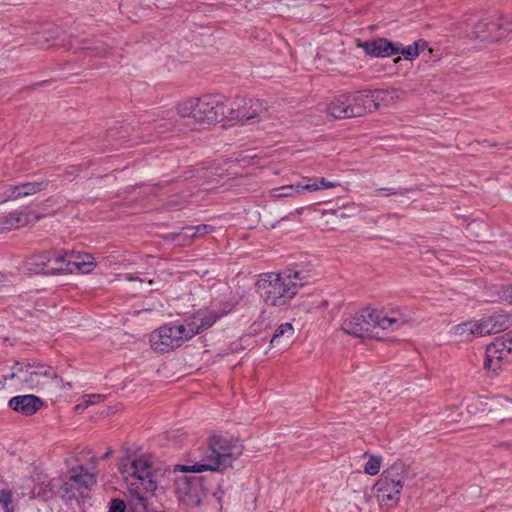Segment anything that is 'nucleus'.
Wrapping results in <instances>:
<instances>
[{
	"mask_svg": "<svg viewBox=\"0 0 512 512\" xmlns=\"http://www.w3.org/2000/svg\"><path fill=\"white\" fill-rule=\"evenodd\" d=\"M309 275L298 267L281 272L262 273L256 290L265 305L283 307L289 305L299 289L308 283Z\"/></svg>",
	"mask_w": 512,
	"mask_h": 512,
	"instance_id": "obj_1",
	"label": "nucleus"
},
{
	"mask_svg": "<svg viewBox=\"0 0 512 512\" xmlns=\"http://www.w3.org/2000/svg\"><path fill=\"white\" fill-rule=\"evenodd\" d=\"M411 315L399 310L391 311L389 315L376 309L364 308L345 318L341 328L344 333L355 338H375L381 340V331L394 332L410 322Z\"/></svg>",
	"mask_w": 512,
	"mask_h": 512,
	"instance_id": "obj_2",
	"label": "nucleus"
},
{
	"mask_svg": "<svg viewBox=\"0 0 512 512\" xmlns=\"http://www.w3.org/2000/svg\"><path fill=\"white\" fill-rule=\"evenodd\" d=\"M243 451L244 445L239 439L213 434L208 438L207 447L202 451L199 463L176 465L174 472H221L231 467Z\"/></svg>",
	"mask_w": 512,
	"mask_h": 512,
	"instance_id": "obj_3",
	"label": "nucleus"
},
{
	"mask_svg": "<svg viewBox=\"0 0 512 512\" xmlns=\"http://www.w3.org/2000/svg\"><path fill=\"white\" fill-rule=\"evenodd\" d=\"M388 90H363L334 97L328 105L329 114L336 119L362 117L379 109L389 95Z\"/></svg>",
	"mask_w": 512,
	"mask_h": 512,
	"instance_id": "obj_4",
	"label": "nucleus"
},
{
	"mask_svg": "<svg viewBox=\"0 0 512 512\" xmlns=\"http://www.w3.org/2000/svg\"><path fill=\"white\" fill-rule=\"evenodd\" d=\"M414 476L409 465L401 460L388 466L373 486V491L382 506L394 508L398 505L404 483Z\"/></svg>",
	"mask_w": 512,
	"mask_h": 512,
	"instance_id": "obj_5",
	"label": "nucleus"
},
{
	"mask_svg": "<svg viewBox=\"0 0 512 512\" xmlns=\"http://www.w3.org/2000/svg\"><path fill=\"white\" fill-rule=\"evenodd\" d=\"M120 472L125 475L128 490L137 487V490H146L153 494L157 489L153 465L144 456L128 459V462L120 467Z\"/></svg>",
	"mask_w": 512,
	"mask_h": 512,
	"instance_id": "obj_6",
	"label": "nucleus"
},
{
	"mask_svg": "<svg viewBox=\"0 0 512 512\" xmlns=\"http://www.w3.org/2000/svg\"><path fill=\"white\" fill-rule=\"evenodd\" d=\"M11 379H16L29 390H36L45 384L46 378H58L53 368L42 363L16 362L12 367Z\"/></svg>",
	"mask_w": 512,
	"mask_h": 512,
	"instance_id": "obj_7",
	"label": "nucleus"
},
{
	"mask_svg": "<svg viewBox=\"0 0 512 512\" xmlns=\"http://www.w3.org/2000/svg\"><path fill=\"white\" fill-rule=\"evenodd\" d=\"M181 473L175 479V492L179 500L190 507L201 505L208 493L204 478L198 475H187L188 472Z\"/></svg>",
	"mask_w": 512,
	"mask_h": 512,
	"instance_id": "obj_8",
	"label": "nucleus"
},
{
	"mask_svg": "<svg viewBox=\"0 0 512 512\" xmlns=\"http://www.w3.org/2000/svg\"><path fill=\"white\" fill-rule=\"evenodd\" d=\"M267 111L266 103L259 99L237 97L229 105L226 103V119L245 123L260 117Z\"/></svg>",
	"mask_w": 512,
	"mask_h": 512,
	"instance_id": "obj_9",
	"label": "nucleus"
},
{
	"mask_svg": "<svg viewBox=\"0 0 512 512\" xmlns=\"http://www.w3.org/2000/svg\"><path fill=\"white\" fill-rule=\"evenodd\" d=\"M196 121L212 124L226 119V100L219 94L197 98Z\"/></svg>",
	"mask_w": 512,
	"mask_h": 512,
	"instance_id": "obj_10",
	"label": "nucleus"
},
{
	"mask_svg": "<svg viewBox=\"0 0 512 512\" xmlns=\"http://www.w3.org/2000/svg\"><path fill=\"white\" fill-rule=\"evenodd\" d=\"M511 30L510 24L505 22L501 16H489L474 24L472 36L481 41H498Z\"/></svg>",
	"mask_w": 512,
	"mask_h": 512,
	"instance_id": "obj_11",
	"label": "nucleus"
},
{
	"mask_svg": "<svg viewBox=\"0 0 512 512\" xmlns=\"http://www.w3.org/2000/svg\"><path fill=\"white\" fill-rule=\"evenodd\" d=\"M339 186L338 182L328 181L324 177L305 178L303 182L284 185L273 190V195L278 198L292 197L306 192H314L322 189H331Z\"/></svg>",
	"mask_w": 512,
	"mask_h": 512,
	"instance_id": "obj_12",
	"label": "nucleus"
},
{
	"mask_svg": "<svg viewBox=\"0 0 512 512\" xmlns=\"http://www.w3.org/2000/svg\"><path fill=\"white\" fill-rule=\"evenodd\" d=\"M512 354V337L505 334L490 343L485 352L484 368L497 372L502 368V361Z\"/></svg>",
	"mask_w": 512,
	"mask_h": 512,
	"instance_id": "obj_13",
	"label": "nucleus"
},
{
	"mask_svg": "<svg viewBox=\"0 0 512 512\" xmlns=\"http://www.w3.org/2000/svg\"><path fill=\"white\" fill-rule=\"evenodd\" d=\"M150 343L151 347L159 352H169L181 346L170 323L164 324L153 331L150 336Z\"/></svg>",
	"mask_w": 512,
	"mask_h": 512,
	"instance_id": "obj_14",
	"label": "nucleus"
},
{
	"mask_svg": "<svg viewBox=\"0 0 512 512\" xmlns=\"http://www.w3.org/2000/svg\"><path fill=\"white\" fill-rule=\"evenodd\" d=\"M366 54L373 57H389L399 54L400 43H393L386 38L365 41L360 45Z\"/></svg>",
	"mask_w": 512,
	"mask_h": 512,
	"instance_id": "obj_15",
	"label": "nucleus"
},
{
	"mask_svg": "<svg viewBox=\"0 0 512 512\" xmlns=\"http://www.w3.org/2000/svg\"><path fill=\"white\" fill-rule=\"evenodd\" d=\"M215 315H208V310H198L194 314L184 318L182 322L187 328L189 334L194 337L215 324Z\"/></svg>",
	"mask_w": 512,
	"mask_h": 512,
	"instance_id": "obj_16",
	"label": "nucleus"
},
{
	"mask_svg": "<svg viewBox=\"0 0 512 512\" xmlns=\"http://www.w3.org/2000/svg\"><path fill=\"white\" fill-rule=\"evenodd\" d=\"M480 333L485 335L496 334L508 329L512 320L508 313H494L480 321Z\"/></svg>",
	"mask_w": 512,
	"mask_h": 512,
	"instance_id": "obj_17",
	"label": "nucleus"
},
{
	"mask_svg": "<svg viewBox=\"0 0 512 512\" xmlns=\"http://www.w3.org/2000/svg\"><path fill=\"white\" fill-rule=\"evenodd\" d=\"M9 407L25 416L35 414L43 405V401L32 394L15 396L9 400Z\"/></svg>",
	"mask_w": 512,
	"mask_h": 512,
	"instance_id": "obj_18",
	"label": "nucleus"
},
{
	"mask_svg": "<svg viewBox=\"0 0 512 512\" xmlns=\"http://www.w3.org/2000/svg\"><path fill=\"white\" fill-rule=\"evenodd\" d=\"M72 256L63 251H51L48 275H65L75 272L77 265L71 263Z\"/></svg>",
	"mask_w": 512,
	"mask_h": 512,
	"instance_id": "obj_19",
	"label": "nucleus"
},
{
	"mask_svg": "<svg viewBox=\"0 0 512 512\" xmlns=\"http://www.w3.org/2000/svg\"><path fill=\"white\" fill-rule=\"evenodd\" d=\"M50 253L51 251H43L28 257L26 260L27 269L34 274L48 275L51 264Z\"/></svg>",
	"mask_w": 512,
	"mask_h": 512,
	"instance_id": "obj_20",
	"label": "nucleus"
},
{
	"mask_svg": "<svg viewBox=\"0 0 512 512\" xmlns=\"http://www.w3.org/2000/svg\"><path fill=\"white\" fill-rule=\"evenodd\" d=\"M27 223V214L23 211H12L0 214V232L10 231Z\"/></svg>",
	"mask_w": 512,
	"mask_h": 512,
	"instance_id": "obj_21",
	"label": "nucleus"
},
{
	"mask_svg": "<svg viewBox=\"0 0 512 512\" xmlns=\"http://www.w3.org/2000/svg\"><path fill=\"white\" fill-rule=\"evenodd\" d=\"M452 332L455 336L461 337V340L464 341H470L474 337L484 336L483 333H480V322L474 320L455 325L452 328Z\"/></svg>",
	"mask_w": 512,
	"mask_h": 512,
	"instance_id": "obj_22",
	"label": "nucleus"
},
{
	"mask_svg": "<svg viewBox=\"0 0 512 512\" xmlns=\"http://www.w3.org/2000/svg\"><path fill=\"white\" fill-rule=\"evenodd\" d=\"M70 481L74 483L78 489L90 488L96 484V476L88 472L83 465H80L70 470Z\"/></svg>",
	"mask_w": 512,
	"mask_h": 512,
	"instance_id": "obj_23",
	"label": "nucleus"
},
{
	"mask_svg": "<svg viewBox=\"0 0 512 512\" xmlns=\"http://www.w3.org/2000/svg\"><path fill=\"white\" fill-rule=\"evenodd\" d=\"M130 494L129 507L131 512H156L154 509L149 507L148 499L145 494L146 490H137L136 488H130L128 490Z\"/></svg>",
	"mask_w": 512,
	"mask_h": 512,
	"instance_id": "obj_24",
	"label": "nucleus"
},
{
	"mask_svg": "<svg viewBox=\"0 0 512 512\" xmlns=\"http://www.w3.org/2000/svg\"><path fill=\"white\" fill-rule=\"evenodd\" d=\"M71 263L77 265L75 272L87 274L95 267L94 257L91 254L84 253L77 256L71 255Z\"/></svg>",
	"mask_w": 512,
	"mask_h": 512,
	"instance_id": "obj_25",
	"label": "nucleus"
},
{
	"mask_svg": "<svg viewBox=\"0 0 512 512\" xmlns=\"http://www.w3.org/2000/svg\"><path fill=\"white\" fill-rule=\"evenodd\" d=\"M50 181L49 180H41L35 182H23L20 183V189L22 191L23 197L31 196L37 194L41 191H44L48 188Z\"/></svg>",
	"mask_w": 512,
	"mask_h": 512,
	"instance_id": "obj_26",
	"label": "nucleus"
},
{
	"mask_svg": "<svg viewBox=\"0 0 512 512\" xmlns=\"http://www.w3.org/2000/svg\"><path fill=\"white\" fill-rule=\"evenodd\" d=\"M190 229V226L183 227L179 232L170 233L169 238L179 246H189L195 240Z\"/></svg>",
	"mask_w": 512,
	"mask_h": 512,
	"instance_id": "obj_27",
	"label": "nucleus"
},
{
	"mask_svg": "<svg viewBox=\"0 0 512 512\" xmlns=\"http://www.w3.org/2000/svg\"><path fill=\"white\" fill-rule=\"evenodd\" d=\"M196 99H188L177 105V112L181 117H191L196 120Z\"/></svg>",
	"mask_w": 512,
	"mask_h": 512,
	"instance_id": "obj_28",
	"label": "nucleus"
},
{
	"mask_svg": "<svg viewBox=\"0 0 512 512\" xmlns=\"http://www.w3.org/2000/svg\"><path fill=\"white\" fill-rule=\"evenodd\" d=\"M294 328L291 323H283L277 327L275 330L270 344L272 346H275L279 343V340L281 337H286L287 339H290L293 336Z\"/></svg>",
	"mask_w": 512,
	"mask_h": 512,
	"instance_id": "obj_29",
	"label": "nucleus"
},
{
	"mask_svg": "<svg viewBox=\"0 0 512 512\" xmlns=\"http://www.w3.org/2000/svg\"><path fill=\"white\" fill-rule=\"evenodd\" d=\"M20 189V183L16 185H6L4 191L0 194V203H5L11 200H17L23 197Z\"/></svg>",
	"mask_w": 512,
	"mask_h": 512,
	"instance_id": "obj_30",
	"label": "nucleus"
},
{
	"mask_svg": "<svg viewBox=\"0 0 512 512\" xmlns=\"http://www.w3.org/2000/svg\"><path fill=\"white\" fill-rule=\"evenodd\" d=\"M170 324L181 346L184 344V342L193 338L192 335L189 334L187 328L185 327L182 321H173L170 322Z\"/></svg>",
	"mask_w": 512,
	"mask_h": 512,
	"instance_id": "obj_31",
	"label": "nucleus"
},
{
	"mask_svg": "<svg viewBox=\"0 0 512 512\" xmlns=\"http://www.w3.org/2000/svg\"><path fill=\"white\" fill-rule=\"evenodd\" d=\"M381 463L382 458L380 456L370 455L364 466V472L370 476L377 475L380 471Z\"/></svg>",
	"mask_w": 512,
	"mask_h": 512,
	"instance_id": "obj_32",
	"label": "nucleus"
},
{
	"mask_svg": "<svg viewBox=\"0 0 512 512\" xmlns=\"http://www.w3.org/2000/svg\"><path fill=\"white\" fill-rule=\"evenodd\" d=\"M0 505L4 512H15L13 506V493L10 489L0 490Z\"/></svg>",
	"mask_w": 512,
	"mask_h": 512,
	"instance_id": "obj_33",
	"label": "nucleus"
},
{
	"mask_svg": "<svg viewBox=\"0 0 512 512\" xmlns=\"http://www.w3.org/2000/svg\"><path fill=\"white\" fill-rule=\"evenodd\" d=\"M234 308V304L232 302L226 301L221 304L220 309L218 310H208V315H215V323L221 319L222 317L229 314Z\"/></svg>",
	"mask_w": 512,
	"mask_h": 512,
	"instance_id": "obj_34",
	"label": "nucleus"
},
{
	"mask_svg": "<svg viewBox=\"0 0 512 512\" xmlns=\"http://www.w3.org/2000/svg\"><path fill=\"white\" fill-rule=\"evenodd\" d=\"M412 191L411 188H392V187H386V188H379L376 190L377 195H405L406 193Z\"/></svg>",
	"mask_w": 512,
	"mask_h": 512,
	"instance_id": "obj_35",
	"label": "nucleus"
},
{
	"mask_svg": "<svg viewBox=\"0 0 512 512\" xmlns=\"http://www.w3.org/2000/svg\"><path fill=\"white\" fill-rule=\"evenodd\" d=\"M190 232H193L194 239H197L200 236L209 234L215 230V227L208 224H201L197 226H190Z\"/></svg>",
	"mask_w": 512,
	"mask_h": 512,
	"instance_id": "obj_36",
	"label": "nucleus"
},
{
	"mask_svg": "<svg viewBox=\"0 0 512 512\" xmlns=\"http://www.w3.org/2000/svg\"><path fill=\"white\" fill-rule=\"evenodd\" d=\"M399 53H401L408 60H413L419 56V51L417 50V46H415V43L407 47H402V45L400 44Z\"/></svg>",
	"mask_w": 512,
	"mask_h": 512,
	"instance_id": "obj_37",
	"label": "nucleus"
},
{
	"mask_svg": "<svg viewBox=\"0 0 512 512\" xmlns=\"http://www.w3.org/2000/svg\"><path fill=\"white\" fill-rule=\"evenodd\" d=\"M108 512H126V504L119 498L112 499Z\"/></svg>",
	"mask_w": 512,
	"mask_h": 512,
	"instance_id": "obj_38",
	"label": "nucleus"
},
{
	"mask_svg": "<svg viewBox=\"0 0 512 512\" xmlns=\"http://www.w3.org/2000/svg\"><path fill=\"white\" fill-rule=\"evenodd\" d=\"M501 296L512 304V286L503 287Z\"/></svg>",
	"mask_w": 512,
	"mask_h": 512,
	"instance_id": "obj_39",
	"label": "nucleus"
},
{
	"mask_svg": "<svg viewBox=\"0 0 512 512\" xmlns=\"http://www.w3.org/2000/svg\"><path fill=\"white\" fill-rule=\"evenodd\" d=\"M63 492L65 494H68L70 498L75 497V494L72 492V484L69 482H66L62 485Z\"/></svg>",
	"mask_w": 512,
	"mask_h": 512,
	"instance_id": "obj_40",
	"label": "nucleus"
},
{
	"mask_svg": "<svg viewBox=\"0 0 512 512\" xmlns=\"http://www.w3.org/2000/svg\"><path fill=\"white\" fill-rule=\"evenodd\" d=\"M414 43H415V46H417V50L419 52L428 48V42L425 40L420 39V40L415 41Z\"/></svg>",
	"mask_w": 512,
	"mask_h": 512,
	"instance_id": "obj_41",
	"label": "nucleus"
},
{
	"mask_svg": "<svg viewBox=\"0 0 512 512\" xmlns=\"http://www.w3.org/2000/svg\"><path fill=\"white\" fill-rule=\"evenodd\" d=\"M123 278H124L125 280L129 281V282H131V281H136V280H137V281H140V282H143V281H144L143 279H141V278H139V277L135 276L133 273H125V274L123 275Z\"/></svg>",
	"mask_w": 512,
	"mask_h": 512,
	"instance_id": "obj_42",
	"label": "nucleus"
},
{
	"mask_svg": "<svg viewBox=\"0 0 512 512\" xmlns=\"http://www.w3.org/2000/svg\"><path fill=\"white\" fill-rule=\"evenodd\" d=\"M52 379L55 380L57 382V384H59L62 389H64L66 386H68L69 388L72 387L71 383H69V382L65 383L63 378L60 376H58V378H52Z\"/></svg>",
	"mask_w": 512,
	"mask_h": 512,
	"instance_id": "obj_43",
	"label": "nucleus"
},
{
	"mask_svg": "<svg viewBox=\"0 0 512 512\" xmlns=\"http://www.w3.org/2000/svg\"><path fill=\"white\" fill-rule=\"evenodd\" d=\"M456 415H457V416H460V415H461V413H459V412L457 411V409H454V410L451 412V414H450V415H448V418H450V422H459V421H460L459 419H457Z\"/></svg>",
	"mask_w": 512,
	"mask_h": 512,
	"instance_id": "obj_44",
	"label": "nucleus"
},
{
	"mask_svg": "<svg viewBox=\"0 0 512 512\" xmlns=\"http://www.w3.org/2000/svg\"><path fill=\"white\" fill-rule=\"evenodd\" d=\"M90 398H91V399L93 398V400H90L89 402H90L91 404H94V403H96L98 400H100L101 395H92V396H90Z\"/></svg>",
	"mask_w": 512,
	"mask_h": 512,
	"instance_id": "obj_45",
	"label": "nucleus"
},
{
	"mask_svg": "<svg viewBox=\"0 0 512 512\" xmlns=\"http://www.w3.org/2000/svg\"><path fill=\"white\" fill-rule=\"evenodd\" d=\"M113 453V449L109 448L102 456L103 459H107Z\"/></svg>",
	"mask_w": 512,
	"mask_h": 512,
	"instance_id": "obj_46",
	"label": "nucleus"
},
{
	"mask_svg": "<svg viewBox=\"0 0 512 512\" xmlns=\"http://www.w3.org/2000/svg\"><path fill=\"white\" fill-rule=\"evenodd\" d=\"M401 60V57H398L397 59H395V62H398Z\"/></svg>",
	"mask_w": 512,
	"mask_h": 512,
	"instance_id": "obj_47",
	"label": "nucleus"
}]
</instances>
